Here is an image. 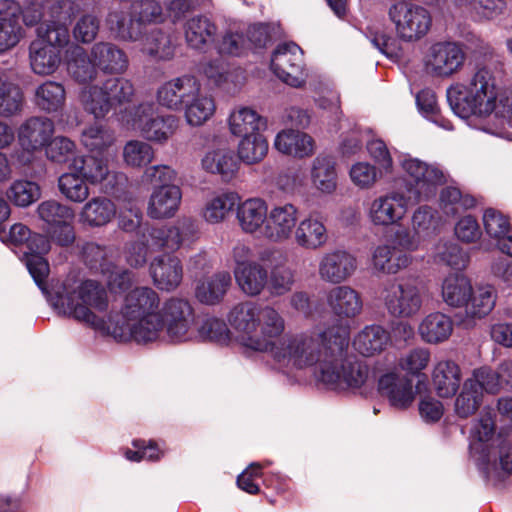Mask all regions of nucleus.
<instances>
[{"instance_id":"nucleus-41","label":"nucleus","mask_w":512,"mask_h":512,"mask_svg":"<svg viewBox=\"0 0 512 512\" xmlns=\"http://www.w3.org/2000/svg\"><path fill=\"white\" fill-rule=\"evenodd\" d=\"M116 215V206L112 200L104 196H96L88 200L79 214L80 222L89 227H102L111 222Z\"/></svg>"},{"instance_id":"nucleus-31","label":"nucleus","mask_w":512,"mask_h":512,"mask_svg":"<svg viewBox=\"0 0 512 512\" xmlns=\"http://www.w3.org/2000/svg\"><path fill=\"white\" fill-rule=\"evenodd\" d=\"M90 55L97 68L106 74H122L128 68L126 53L114 43L97 42Z\"/></svg>"},{"instance_id":"nucleus-37","label":"nucleus","mask_w":512,"mask_h":512,"mask_svg":"<svg viewBox=\"0 0 512 512\" xmlns=\"http://www.w3.org/2000/svg\"><path fill=\"white\" fill-rule=\"evenodd\" d=\"M483 225L487 235L496 241L498 249L512 257V227L507 217L488 208L483 215Z\"/></svg>"},{"instance_id":"nucleus-26","label":"nucleus","mask_w":512,"mask_h":512,"mask_svg":"<svg viewBox=\"0 0 512 512\" xmlns=\"http://www.w3.org/2000/svg\"><path fill=\"white\" fill-rule=\"evenodd\" d=\"M268 212L266 201L259 197H253L238 202L236 218L243 232L260 234L263 237Z\"/></svg>"},{"instance_id":"nucleus-23","label":"nucleus","mask_w":512,"mask_h":512,"mask_svg":"<svg viewBox=\"0 0 512 512\" xmlns=\"http://www.w3.org/2000/svg\"><path fill=\"white\" fill-rule=\"evenodd\" d=\"M356 269V258L345 250L336 249L322 255L318 265V274L324 282L340 284L348 280Z\"/></svg>"},{"instance_id":"nucleus-64","label":"nucleus","mask_w":512,"mask_h":512,"mask_svg":"<svg viewBox=\"0 0 512 512\" xmlns=\"http://www.w3.org/2000/svg\"><path fill=\"white\" fill-rule=\"evenodd\" d=\"M440 203L447 215H456L461 209L474 207L476 200L471 195L462 194L457 187L448 186L441 191Z\"/></svg>"},{"instance_id":"nucleus-24","label":"nucleus","mask_w":512,"mask_h":512,"mask_svg":"<svg viewBox=\"0 0 512 512\" xmlns=\"http://www.w3.org/2000/svg\"><path fill=\"white\" fill-rule=\"evenodd\" d=\"M149 270L154 285L167 292L175 290L183 278L180 259L170 254L155 257L150 263Z\"/></svg>"},{"instance_id":"nucleus-62","label":"nucleus","mask_w":512,"mask_h":512,"mask_svg":"<svg viewBox=\"0 0 512 512\" xmlns=\"http://www.w3.org/2000/svg\"><path fill=\"white\" fill-rule=\"evenodd\" d=\"M77 146L74 141L65 136L52 137L45 147V154L48 160L56 164L73 162L76 156Z\"/></svg>"},{"instance_id":"nucleus-3","label":"nucleus","mask_w":512,"mask_h":512,"mask_svg":"<svg viewBox=\"0 0 512 512\" xmlns=\"http://www.w3.org/2000/svg\"><path fill=\"white\" fill-rule=\"evenodd\" d=\"M45 295L59 314L85 323L95 329H104L106 320L97 314L107 311L109 306L106 289L94 280H80L69 275L57 281Z\"/></svg>"},{"instance_id":"nucleus-20","label":"nucleus","mask_w":512,"mask_h":512,"mask_svg":"<svg viewBox=\"0 0 512 512\" xmlns=\"http://www.w3.org/2000/svg\"><path fill=\"white\" fill-rule=\"evenodd\" d=\"M297 222L298 208L295 205H275L268 212L263 238L276 244L287 242L294 235Z\"/></svg>"},{"instance_id":"nucleus-15","label":"nucleus","mask_w":512,"mask_h":512,"mask_svg":"<svg viewBox=\"0 0 512 512\" xmlns=\"http://www.w3.org/2000/svg\"><path fill=\"white\" fill-rule=\"evenodd\" d=\"M271 69L284 83L298 88L306 80L302 49L295 43H282L271 57Z\"/></svg>"},{"instance_id":"nucleus-45","label":"nucleus","mask_w":512,"mask_h":512,"mask_svg":"<svg viewBox=\"0 0 512 512\" xmlns=\"http://www.w3.org/2000/svg\"><path fill=\"white\" fill-rule=\"evenodd\" d=\"M452 319L440 312L428 314L420 323L418 331L422 340L429 344L442 343L453 332Z\"/></svg>"},{"instance_id":"nucleus-48","label":"nucleus","mask_w":512,"mask_h":512,"mask_svg":"<svg viewBox=\"0 0 512 512\" xmlns=\"http://www.w3.org/2000/svg\"><path fill=\"white\" fill-rule=\"evenodd\" d=\"M141 40L142 52L155 60H170L174 56L170 34L158 27L148 29Z\"/></svg>"},{"instance_id":"nucleus-17","label":"nucleus","mask_w":512,"mask_h":512,"mask_svg":"<svg viewBox=\"0 0 512 512\" xmlns=\"http://www.w3.org/2000/svg\"><path fill=\"white\" fill-rule=\"evenodd\" d=\"M465 59L466 54L459 43L442 41L431 45L424 63L429 74L447 78L463 67Z\"/></svg>"},{"instance_id":"nucleus-6","label":"nucleus","mask_w":512,"mask_h":512,"mask_svg":"<svg viewBox=\"0 0 512 512\" xmlns=\"http://www.w3.org/2000/svg\"><path fill=\"white\" fill-rule=\"evenodd\" d=\"M198 224L191 217L179 218L173 225L148 227L142 240L130 243L126 248V261L132 267H142L151 251L175 252L190 245L197 237Z\"/></svg>"},{"instance_id":"nucleus-54","label":"nucleus","mask_w":512,"mask_h":512,"mask_svg":"<svg viewBox=\"0 0 512 512\" xmlns=\"http://www.w3.org/2000/svg\"><path fill=\"white\" fill-rule=\"evenodd\" d=\"M79 101L88 114L95 119H103L113 109L109 97L103 87L98 85H88L81 89Z\"/></svg>"},{"instance_id":"nucleus-14","label":"nucleus","mask_w":512,"mask_h":512,"mask_svg":"<svg viewBox=\"0 0 512 512\" xmlns=\"http://www.w3.org/2000/svg\"><path fill=\"white\" fill-rule=\"evenodd\" d=\"M39 218L47 225L51 238L61 246H68L75 240L72 222L75 212L72 207L57 200L41 202L37 207Z\"/></svg>"},{"instance_id":"nucleus-52","label":"nucleus","mask_w":512,"mask_h":512,"mask_svg":"<svg viewBox=\"0 0 512 512\" xmlns=\"http://www.w3.org/2000/svg\"><path fill=\"white\" fill-rule=\"evenodd\" d=\"M472 293L470 280L463 274H450L442 284V297L451 307H464Z\"/></svg>"},{"instance_id":"nucleus-44","label":"nucleus","mask_w":512,"mask_h":512,"mask_svg":"<svg viewBox=\"0 0 512 512\" xmlns=\"http://www.w3.org/2000/svg\"><path fill=\"white\" fill-rule=\"evenodd\" d=\"M390 341V334L380 325L364 327L354 338V349L365 357L382 352Z\"/></svg>"},{"instance_id":"nucleus-13","label":"nucleus","mask_w":512,"mask_h":512,"mask_svg":"<svg viewBox=\"0 0 512 512\" xmlns=\"http://www.w3.org/2000/svg\"><path fill=\"white\" fill-rule=\"evenodd\" d=\"M381 299L388 313L395 318H412L423 304L420 288L407 280H390L383 285Z\"/></svg>"},{"instance_id":"nucleus-27","label":"nucleus","mask_w":512,"mask_h":512,"mask_svg":"<svg viewBox=\"0 0 512 512\" xmlns=\"http://www.w3.org/2000/svg\"><path fill=\"white\" fill-rule=\"evenodd\" d=\"M293 236L297 246L311 251L323 248L329 239L324 221L313 213L303 218L299 223L297 222Z\"/></svg>"},{"instance_id":"nucleus-39","label":"nucleus","mask_w":512,"mask_h":512,"mask_svg":"<svg viewBox=\"0 0 512 512\" xmlns=\"http://www.w3.org/2000/svg\"><path fill=\"white\" fill-rule=\"evenodd\" d=\"M29 58L32 71L37 75L47 76L57 70L61 62V52L43 39H36L30 44Z\"/></svg>"},{"instance_id":"nucleus-43","label":"nucleus","mask_w":512,"mask_h":512,"mask_svg":"<svg viewBox=\"0 0 512 512\" xmlns=\"http://www.w3.org/2000/svg\"><path fill=\"white\" fill-rule=\"evenodd\" d=\"M239 289L249 297L259 296L268 285V270L259 262L234 270Z\"/></svg>"},{"instance_id":"nucleus-1","label":"nucleus","mask_w":512,"mask_h":512,"mask_svg":"<svg viewBox=\"0 0 512 512\" xmlns=\"http://www.w3.org/2000/svg\"><path fill=\"white\" fill-rule=\"evenodd\" d=\"M349 327L311 330L280 339L271 359L279 369L315 366V376L332 390L359 389L373 382L368 365L349 353Z\"/></svg>"},{"instance_id":"nucleus-34","label":"nucleus","mask_w":512,"mask_h":512,"mask_svg":"<svg viewBox=\"0 0 512 512\" xmlns=\"http://www.w3.org/2000/svg\"><path fill=\"white\" fill-rule=\"evenodd\" d=\"M274 147L282 154L303 159L314 153V140L305 132L285 129L276 135Z\"/></svg>"},{"instance_id":"nucleus-9","label":"nucleus","mask_w":512,"mask_h":512,"mask_svg":"<svg viewBox=\"0 0 512 512\" xmlns=\"http://www.w3.org/2000/svg\"><path fill=\"white\" fill-rule=\"evenodd\" d=\"M396 36L404 42L419 41L427 35L432 26L430 11L418 4L397 2L388 10Z\"/></svg>"},{"instance_id":"nucleus-5","label":"nucleus","mask_w":512,"mask_h":512,"mask_svg":"<svg viewBox=\"0 0 512 512\" xmlns=\"http://www.w3.org/2000/svg\"><path fill=\"white\" fill-rule=\"evenodd\" d=\"M160 298L150 287H137L125 297L121 309L123 323L114 328L120 341L130 339L137 343L156 341L159 338L161 319L158 317Z\"/></svg>"},{"instance_id":"nucleus-42","label":"nucleus","mask_w":512,"mask_h":512,"mask_svg":"<svg viewBox=\"0 0 512 512\" xmlns=\"http://www.w3.org/2000/svg\"><path fill=\"white\" fill-rule=\"evenodd\" d=\"M310 177L313 187L323 193L332 194L337 188L336 164L331 156L319 154L312 162Z\"/></svg>"},{"instance_id":"nucleus-58","label":"nucleus","mask_w":512,"mask_h":512,"mask_svg":"<svg viewBox=\"0 0 512 512\" xmlns=\"http://www.w3.org/2000/svg\"><path fill=\"white\" fill-rule=\"evenodd\" d=\"M496 290L491 285L472 287V293L465 305L466 314L471 317H484L494 308L496 303Z\"/></svg>"},{"instance_id":"nucleus-51","label":"nucleus","mask_w":512,"mask_h":512,"mask_svg":"<svg viewBox=\"0 0 512 512\" xmlns=\"http://www.w3.org/2000/svg\"><path fill=\"white\" fill-rule=\"evenodd\" d=\"M231 283L232 278L228 271L217 272L197 285L196 297L201 303L217 304L223 299Z\"/></svg>"},{"instance_id":"nucleus-46","label":"nucleus","mask_w":512,"mask_h":512,"mask_svg":"<svg viewBox=\"0 0 512 512\" xmlns=\"http://www.w3.org/2000/svg\"><path fill=\"white\" fill-rule=\"evenodd\" d=\"M230 132L238 137L259 133L267 126L265 118L249 107L235 108L228 119Z\"/></svg>"},{"instance_id":"nucleus-30","label":"nucleus","mask_w":512,"mask_h":512,"mask_svg":"<svg viewBox=\"0 0 512 512\" xmlns=\"http://www.w3.org/2000/svg\"><path fill=\"white\" fill-rule=\"evenodd\" d=\"M182 199L181 189L176 185H161L150 196L147 214L152 219H165L175 215Z\"/></svg>"},{"instance_id":"nucleus-16","label":"nucleus","mask_w":512,"mask_h":512,"mask_svg":"<svg viewBox=\"0 0 512 512\" xmlns=\"http://www.w3.org/2000/svg\"><path fill=\"white\" fill-rule=\"evenodd\" d=\"M409 195L393 190L373 199L367 210L369 221L376 227L387 228L398 225L405 218L409 203Z\"/></svg>"},{"instance_id":"nucleus-59","label":"nucleus","mask_w":512,"mask_h":512,"mask_svg":"<svg viewBox=\"0 0 512 512\" xmlns=\"http://www.w3.org/2000/svg\"><path fill=\"white\" fill-rule=\"evenodd\" d=\"M268 147V142L262 134L245 135L238 145V157L246 164H255L264 159Z\"/></svg>"},{"instance_id":"nucleus-50","label":"nucleus","mask_w":512,"mask_h":512,"mask_svg":"<svg viewBox=\"0 0 512 512\" xmlns=\"http://www.w3.org/2000/svg\"><path fill=\"white\" fill-rule=\"evenodd\" d=\"M81 142L92 154L107 155L111 158L115 156V153L110 152L115 142L114 132L103 124L95 123L85 128L81 134Z\"/></svg>"},{"instance_id":"nucleus-12","label":"nucleus","mask_w":512,"mask_h":512,"mask_svg":"<svg viewBox=\"0 0 512 512\" xmlns=\"http://www.w3.org/2000/svg\"><path fill=\"white\" fill-rule=\"evenodd\" d=\"M107 155L88 154L78 156L70 163L71 170L77 171L89 184L102 185L108 194L116 195L127 184V176L120 171L110 170Z\"/></svg>"},{"instance_id":"nucleus-10","label":"nucleus","mask_w":512,"mask_h":512,"mask_svg":"<svg viewBox=\"0 0 512 512\" xmlns=\"http://www.w3.org/2000/svg\"><path fill=\"white\" fill-rule=\"evenodd\" d=\"M161 319L159 339L173 343L185 342L193 337L194 312L190 303L182 298L171 297L158 311Z\"/></svg>"},{"instance_id":"nucleus-53","label":"nucleus","mask_w":512,"mask_h":512,"mask_svg":"<svg viewBox=\"0 0 512 512\" xmlns=\"http://www.w3.org/2000/svg\"><path fill=\"white\" fill-rule=\"evenodd\" d=\"M240 201L238 193L225 191L207 200L202 215L211 224L221 223L233 211Z\"/></svg>"},{"instance_id":"nucleus-47","label":"nucleus","mask_w":512,"mask_h":512,"mask_svg":"<svg viewBox=\"0 0 512 512\" xmlns=\"http://www.w3.org/2000/svg\"><path fill=\"white\" fill-rule=\"evenodd\" d=\"M184 118L190 126L198 127L209 121L216 111L215 99L212 95L197 89L182 109Z\"/></svg>"},{"instance_id":"nucleus-61","label":"nucleus","mask_w":512,"mask_h":512,"mask_svg":"<svg viewBox=\"0 0 512 512\" xmlns=\"http://www.w3.org/2000/svg\"><path fill=\"white\" fill-rule=\"evenodd\" d=\"M122 156L127 166L140 168L152 162L154 149L147 142L130 140L124 145Z\"/></svg>"},{"instance_id":"nucleus-36","label":"nucleus","mask_w":512,"mask_h":512,"mask_svg":"<svg viewBox=\"0 0 512 512\" xmlns=\"http://www.w3.org/2000/svg\"><path fill=\"white\" fill-rule=\"evenodd\" d=\"M411 254L398 251L391 244H381L372 253L373 268L386 275H395L412 263Z\"/></svg>"},{"instance_id":"nucleus-56","label":"nucleus","mask_w":512,"mask_h":512,"mask_svg":"<svg viewBox=\"0 0 512 512\" xmlns=\"http://www.w3.org/2000/svg\"><path fill=\"white\" fill-rule=\"evenodd\" d=\"M453 3L478 20H493L506 9L505 0H453Z\"/></svg>"},{"instance_id":"nucleus-60","label":"nucleus","mask_w":512,"mask_h":512,"mask_svg":"<svg viewBox=\"0 0 512 512\" xmlns=\"http://www.w3.org/2000/svg\"><path fill=\"white\" fill-rule=\"evenodd\" d=\"M7 198L18 207H28L41 197V187L29 180H15L6 192Z\"/></svg>"},{"instance_id":"nucleus-38","label":"nucleus","mask_w":512,"mask_h":512,"mask_svg":"<svg viewBox=\"0 0 512 512\" xmlns=\"http://www.w3.org/2000/svg\"><path fill=\"white\" fill-rule=\"evenodd\" d=\"M216 33L217 26L204 15L193 16L184 25L186 43L195 50H206L214 42Z\"/></svg>"},{"instance_id":"nucleus-2","label":"nucleus","mask_w":512,"mask_h":512,"mask_svg":"<svg viewBox=\"0 0 512 512\" xmlns=\"http://www.w3.org/2000/svg\"><path fill=\"white\" fill-rule=\"evenodd\" d=\"M447 101L462 119L494 115L512 121V91L498 92L495 71L488 66L478 68L467 86L450 87Z\"/></svg>"},{"instance_id":"nucleus-40","label":"nucleus","mask_w":512,"mask_h":512,"mask_svg":"<svg viewBox=\"0 0 512 512\" xmlns=\"http://www.w3.org/2000/svg\"><path fill=\"white\" fill-rule=\"evenodd\" d=\"M34 104L40 111L47 114L61 112L66 105L64 84L54 80H45L35 89Z\"/></svg>"},{"instance_id":"nucleus-57","label":"nucleus","mask_w":512,"mask_h":512,"mask_svg":"<svg viewBox=\"0 0 512 512\" xmlns=\"http://www.w3.org/2000/svg\"><path fill=\"white\" fill-rule=\"evenodd\" d=\"M89 183L75 170L63 173L58 178L60 194L70 202L83 203L90 195Z\"/></svg>"},{"instance_id":"nucleus-29","label":"nucleus","mask_w":512,"mask_h":512,"mask_svg":"<svg viewBox=\"0 0 512 512\" xmlns=\"http://www.w3.org/2000/svg\"><path fill=\"white\" fill-rule=\"evenodd\" d=\"M20 5L12 0L0 1V53L13 48L21 38Z\"/></svg>"},{"instance_id":"nucleus-8","label":"nucleus","mask_w":512,"mask_h":512,"mask_svg":"<svg viewBox=\"0 0 512 512\" xmlns=\"http://www.w3.org/2000/svg\"><path fill=\"white\" fill-rule=\"evenodd\" d=\"M401 167L405 174L407 195L415 203L435 197L438 186L447 181L444 171L439 166L428 164L418 158L405 157Z\"/></svg>"},{"instance_id":"nucleus-19","label":"nucleus","mask_w":512,"mask_h":512,"mask_svg":"<svg viewBox=\"0 0 512 512\" xmlns=\"http://www.w3.org/2000/svg\"><path fill=\"white\" fill-rule=\"evenodd\" d=\"M262 305L252 301L236 304L229 312L228 321L237 334L239 343L254 350Z\"/></svg>"},{"instance_id":"nucleus-49","label":"nucleus","mask_w":512,"mask_h":512,"mask_svg":"<svg viewBox=\"0 0 512 512\" xmlns=\"http://www.w3.org/2000/svg\"><path fill=\"white\" fill-rule=\"evenodd\" d=\"M201 165L205 171L219 174L225 181L232 179L238 170L237 159L229 149L208 151L202 158Z\"/></svg>"},{"instance_id":"nucleus-18","label":"nucleus","mask_w":512,"mask_h":512,"mask_svg":"<svg viewBox=\"0 0 512 512\" xmlns=\"http://www.w3.org/2000/svg\"><path fill=\"white\" fill-rule=\"evenodd\" d=\"M286 330V321L283 315L271 305H262L254 350L268 353L270 357L274 350L280 346L278 340Z\"/></svg>"},{"instance_id":"nucleus-63","label":"nucleus","mask_w":512,"mask_h":512,"mask_svg":"<svg viewBox=\"0 0 512 512\" xmlns=\"http://www.w3.org/2000/svg\"><path fill=\"white\" fill-rule=\"evenodd\" d=\"M103 87L113 109L131 102L135 93L133 83L123 77L109 78L103 82Z\"/></svg>"},{"instance_id":"nucleus-35","label":"nucleus","mask_w":512,"mask_h":512,"mask_svg":"<svg viewBox=\"0 0 512 512\" xmlns=\"http://www.w3.org/2000/svg\"><path fill=\"white\" fill-rule=\"evenodd\" d=\"M462 380L461 368L452 360L437 362L432 371V384L437 395L450 398L458 391Z\"/></svg>"},{"instance_id":"nucleus-11","label":"nucleus","mask_w":512,"mask_h":512,"mask_svg":"<svg viewBox=\"0 0 512 512\" xmlns=\"http://www.w3.org/2000/svg\"><path fill=\"white\" fill-rule=\"evenodd\" d=\"M121 121L137 130L148 141L166 142L176 131L178 120L173 115H161L153 102H144L134 108L130 118Z\"/></svg>"},{"instance_id":"nucleus-28","label":"nucleus","mask_w":512,"mask_h":512,"mask_svg":"<svg viewBox=\"0 0 512 512\" xmlns=\"http://www.w3.org/2000/svg\"><path fill=\"white\" fill-rule=\"evenodd\" d=\"M327 304L340 319H353L361 314L363 300L360 293L347 285L333 287L327 293Z\"/></svg>"},{"instance_id":"nucleus-22","label":"nucleus","mask_w":512,"mask_h":512,"mask_svg":"<svg viewBox=\"0 0 512 512\" xmlns=\"http://www.w3.org/2000/svg\"><path fill=\"white\" fill-rule=\"evenodd\" d=\"M200 81L193 75H182L163 83L157 90L158 103L171 110L182 111L197 89Z\"/></svg>"},{"instance_id":"nucleus-7","label":"nucleus","mask_w":512,"mask_h":512,"mask_svg":"<svg viewBox=\"0 0 512 512\" xmlns=\"http://www.w3.org/2000/svg\"><path fill=\"white\" fill-rule=\"evenodd\" d=\"M9 238L15 245L25 246L23 261L37 286L42 292H46L45 281L49 274V264L44 256L51 248L48 238L41 234L32 233L22 223L11 226Z\"/></svg>"},{"instance_id":"nucleus-33","label":"nucleus","mask_w":512,"mask_h":512,"mask_svg":"<svg viewBox=\"0 0 512 512\" xmlns=\"http://www.w3.org/2000/svg\"><path fill=\"white\" fill-rule=\"evenodd\" d=\"M106 24L114 36L122 41L141 40L147 31L131 11L128 13L123 8L112 9L106 17Z\"/></svg>"},{"instance_id":"nucleus-21","label":"nucleus","mask_w":512,"mask_h":512,"mask_svg":"<svg viewBox=\"0 0 512 512\" xmlns=\"http://www.w3.org/2000/svg\"><path fill=\"white\" fill-rule=\"evenodd\" d=\"M54 132L53 120L42 115L31 116L18 127V143L23 151L33 154L47 146Z\"/></svg>"},{"instance_id":"nucleus-32","label":"nucleus","mask_w":512,"mask_h":512,"mask_svg":"<svg viewBox=\"0 0 512 512\" xmlns=\"http://www.w3.org/2000/svg\"><path fill=\"white\" fill-rule=\"evenodd\" d=\"M106 24L114 36L122 41L141 40L147 31L131 11L128 13L123 8L112 9L106 17Z\"/></svg>"},{"instance_id":"nucleus-55","label":"nucleus","mask_w":512,"mask_h":512,"mask_svg":"<svg viewBox=\"0 0 512 512\" xmlns=\"http://www.w3.org/2000/svg\"><path fill=\"white\" fill-rule=\"evenodd\" d=\"M97 66L86 51L78 46H72L69 50L67 70L71 77L79 83H88L97 76Z\"/></svg>"},{"instance_id":"nucleus-25","label":"nucleus","mask_w":512,"mask_h":512,"mask_svg":"<svg viewBox=\"0 0 512 512\" xmlns=\"http://www.w3.org/2000/svg\"><path fill=\"white\" fill-rule=\"evenodd\" d=\"M378 390L381 395L388 398L390 405L397 409H406L415 400L416 392L412 380L399 377L395 373L382 375L378 380Z\"/></svg>"},{"instance_id":"nucleus-4","label":"nucleus","mask_w":512,"mask_h":512,"mask_svg":"<svg viewBox=\"0 0 512 512\" xmlns=\"http://www.w3.org/2000/svg\"><path fill=\"white\" fill-rule=\"evenodd\" d=\"M496 430L495 413L483 409L471 429L470 453L487 479L501 481L512 475V440Z\"/></svg>"}]
</instances>
